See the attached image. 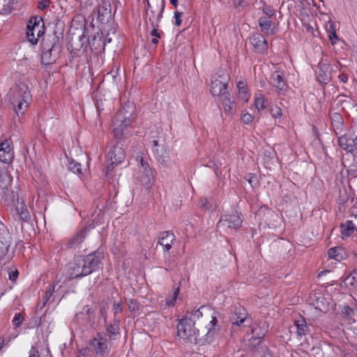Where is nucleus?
Wrapping results in <instances>:
<instances>
[{
	"label": "nucleus",
	"mask_w": 357,
	"mask_h": 357,
	"mask_svg": "<svg viewBox=\"0 0 357 357\" xmlns=\"http://www.w3.org/2000/svg\"><path fill=\"white\" fill-rule=\"evenodd\" d=\"M135 110L133 103L128 102L116 114L112 121V126L113 132L116 138L121 137L124 130L133 122Z\"/></svg>",
	"instance_id": "nucleus-1"
},
{
	"label": "nucleus",
	"mask_w": 357,
	"mask_h": 357,
	"mask_svg": "<svg viewBox=\"0 0 357 357\" xmlns=\"http://www.w3.org/2000/svg\"><path fill=\"white\" fill-rule=\"evenodd\" d=\"M8 96L17 116H20V114H23L31 100L30 91L27 86H20L17 89H13Z\"/></svg>",
	"instance_id": "nucleus-2"
},
{
	"label": "nucleus",
	"mask_w": 357,
	"mask_h": 357,
	"mask_svg": "<svg viewBox=\"0 0 357 357\" xmlns=\"http://www.w3.org/2000/svg\"><path fill=\"white\" fill-rule=\"evenodd\" d=\"M177 329L178 335L187 342L195 344L202 343L199 331L192 322H189L183 318L180 320Z\"/></svg>",
	"instance_id": "nucleus-3"
},
{
	"label": "nucleus",
	"mask_w": 357,
	"mask_h": 357,
	"mask_svg": "<svg viewBox=\"0 0 357 357\" xmlns=\"http://www.w3.org/2000/svg\"><path fill=\"white\" fill-rule=\"evenodd\" d=\"M26 38L33 45L37 44L45 33V24L41 17L34 16L29 20L26 27Z\"/></svg>",
	"instance_id": "nucleus-4"
},
{
	"label": "nucleus",
	"mask_w": 357,
	"mask_h": 357,
	"mask_svg": "<svg viewBox=\"0 0 357 357\" xmlns=\"http://www.w3.org/2000/svg\"><path fill=\"white\" fill-rule=\"evenodd\" d=\"M242 222L241 214L236 211L231 214L221 215L217 224V227L229 233L231 232L232 230L239 229L242 225Z\"/></svg>",
	"instance_id": "nucleus-5"
},
{
	"label": "nucleus",
	"mask_w": 357,
	"mask_h": 357,
	"mask_svg": "<svg viewBox=\"0 0 357 357\" xmlns=\"http://www.w3.org/2000/svg\"><path fill=\"white\" fill-rule=\"evenodd\" d=\"M58 39L53 37L51 40L43 45L41 61L45 65L54 62L61 51V46L57 43Z\"/></svg>",
	"instance_id": "nucleus-6"
},
{
	"label": "nucleus",
	"mask_w": 357,
	"mask_h": 357,
	"mask_svg": "<svg viewBox=\"0 0 357 357\" xmlns=\"http://www.w3.org/2000/svg\"><path fill=\"white\" fill-rule=\"evenodd\" d=\"M89 344L96 357H109V342L105 334L98 333L89 340Z\"/></svg>",
	"instance_id": "nucleus-7"
},
{
	"label": "nucleus",
	"mask_w": 357,
	"mask_h": 357,
	"mask_svg": "<svg viewBox=\"0 0 357 357\" xmlns=\"http://www.w3.org/2000/svg\"><path fill=\"white\" fill-rule=\"evenodd\" d=\"M102 253L96 251L85 257H81L86 276L98 271L101 265Z\"/></svg>",
	"instance_id": "nucleus-8"
},
{
	"label": "nucleus",
	"mask_w": 357,
	"mask_h": 357,
	"mask_svg": "<svg viewBox=\"0 0 357 357\" xmlns=\"http://www.w3.org/2000/svg\"><path fill=\"white\" fill-rule=\"evenodd\" d=\"M229 82V76L225 73L218 75V77H213L211 84V92L213 96H219L220 98L225 96L228 93L227 84Z\"/></svg>",
	"instance_id": "nucleus-9"
},
{
	"label": "nucleus",
	"mask_w": 357,
	"mask_h": 357,
	"mask_svg": "<svg viewBox=\"0 0 357 357\" xmlns=\"http://www.w3.org/2000/svg\"><path fill=\"white\" fill-rule=\"evenodd\" d=\"M137 160L140 164L139 171L141 174L138 177L139 181L145 189L149 190L151 188L153 181L152 170L148 162L142 156H137Z\"/></svg>",
	"instance_id": "nucleus-10"
},
{
	"label": "nucleus",
	"mask_w": 357,
	"mask_h": 357,
	"mask_svg": "<svg viewBox=\"0 0 357 357\" xmlns=\"http://www.w3.org/2000/svg\"><path fill=\"white\" fill-rule=\"evenodd\" d=\"M66 276L69 280L86 276L81 257H78L68 263L66 267Z\"/></svg>",
	"instance_id": "nucleus-11"
},
{
	"label": "nucleus",
	"mask_w": 357,
	"mask_h": 357,
	"mask_svg": "<svg viewBox=\"0 0 357 357\" xmlns=\"http://www.w3.org/2000/svg\"><path fill=\"white\" fill-rule=\"evenodd\" d=\"M153 153L157 160L165 166H168L171 164V156L169 149L163 144H158L157 140L153 141Z\"/></svg>",
	"instance_id": "nucleus-12"
},
{
	"label": "nucleus",
	"mask_w": 357,
	"mask_h": 357,
	"mask_svg": "<svg viewBox=\"0 0 357 357\" xmlns=\"http://www.w3.org/2000/svg\"><path fill=\"white\" fill-rule=\"evenodd\" d=\"M176 239V236L173 232L164 231L160 232L158 236V244L162 247L164 253H168Z\"/></svg>",
	"instance_id": "nucleus-13"
},
{
	"label": "nucleus",
	"mask_w": 357,
	"mask_h": 357,
	"mask_svg": "<svg viewBox=\"0 0 357 357\" xmlns=\"http://www.w3.org/2000/svg\"><path fill=\"white\" fill-rule=\"evenodd\" d=\"M315 73L318 81L321 83L326 84L331 79L330 66L326 61L319 62Z\"/></svg>",
	"instance_id": "nucleus-14"
},
{
	"label": "nucleus",
	"mask_w": 357,
	"mask_h": 357,
	"mask_svg": "<svg viewBox=\"0 0 357 357\" xmlns=\"http://www.w3.org/2000/svg\"><path fill=\"white\" fill-rule=\"evenodd\" d=\"M112 18L111 4L107 0H102L98 8V19L102 23H107Z\"/></svg>",
	"instance_id": "nucleus-15"
},
{
	"label": "nucleus",
	"mask_w": 357,
	"mask_h": 357,
	"mask_svg": "<svg viewBox=\"0 0 357 357\" xmlns=\"http://www.w3.org/2000/svg\"><path fill=\"white\" fill-rule=\"evenodd\" d=\"M11 144L12 142L9 139H5L0 143V161L3 163H9L13 158Z\"/></svg>",
	"instance_id": "nucleus-16"
},
{
	"label": "nucleus",
	"mask_w": 357,
	"mask_h": 357,
	"mask_svg": "<svg viewBox=\"0 0 357 357\" xmlns=\"http://www.w3.org/2000/svg\"><path fill=\"white\" fill-rule=\"evenodd\" d=\"M250 43L256 52L264 53L268 49V44L264 36L259 33H254L249 38Z\"/></svg>",
	"instance_id": "nucleus-17"
},
{
	"label": "nucleus",
	"mask_w": 357,
	"mask_h": 357,
	"mask_svg": "<svg viewBox=\"0 0 357 357\" xmlns=\"http://www.w3.org/2000/svg\"><path fill=\"white\" fill-rule=\"evenodd\" d=\"M11 237L6 227L0 222V255L6 254L10 247Z\"/></svg>",
	"instance_id": "nucleus-18"
},
{
	"label": "nucleus",
	"mask_w": 357,
	"mask_h": 357,
	"mask_svg": "<svg viewBox=\"0 0 357 357\" xmlns=\"http://www.w3.org/2000/svg\"><path fill=\"white\" fill-rule=\"evenodd\" d=\"M248 312L241 307H236L234 312L229 317V322L232 326H241L247 321Z\"/></svg>",
	"instance_id": "nucleus-19"
},
{
	"label": "nucleus",
	"mask_w": 357,
	"mask_h": 357,
	"mask_svg": "<svg viewBox=\"0 0 357 357\" xmlns=\"http://www.w3.org/2000/svg\"><path fill=\"white\" fill-rule=\"evenodd\" d=\"M126 158L124 150L118 145H115L108 153V158L112 165L121 163Z\"/></svg>",
	"instance_id": "nucleus-20"
},
{
	"label": "nucleus",
	"mask_w": 357,
	"mask_h": 357,
	"mask_svg": "<svg viewBox=\"0 0 357 357\" xmlns=\"http://www.w3.org/2000/svg\"><path fill=\"white\" fill-rule=\"evenodd\" d=\"M268 329V324L266 321L261 322L259 324H254L251 326V339H261L265 336Z\"/></svg>",
	"instance_id": "nucleus-21"
},
{
	"label": "nucleus",
	"mask_w": 357,
	"mask_h": 357,
	"mask_svg": "<svg viewBox=\"0 0 357 357\" xmlns=\"http://www.w3.org/2000/svg\"><path fill=\"white\" fill-rule=\"evenodd\" d=\"M340 146L347 152L352 153L356 151L354 142V136L351 134H345L338 138Z\"/></svg>",
	"instance_id": "nucleus-22"
},
{
	"label": "nucleus",
	"mask_w": 357,
	"mask_h": 357,
	"mask_svg": "<svg viewBox=\"0 0 357 357\" xmlns=\"http://www.w3.org/2000/svg\"><path fill=\"white\" fill-rule=\"evenodd\" d=\"M88 232V229H83L77 234H75L66 243V247L70 249L77 248L84 240Z\"/></svg>",
	"instance_id": "nucleus-23"
},
{
	"label": "nucleus",
	"mask_w": 357,
	"mask_h": 357,
	"mask_svg": "<svg viewBox=\"0 0 357 357\" xmlns=\"http://www.w3.org/2000/svg\"><path fill=\"white\" fill-rule=\"evenodd\" d=\"M271 83L279 93L284 92L287 88L282 75L280 74L278 72H274L272 73L271 77Z\"/></svg>",
	"instance_id": "nucleus-24"
},
{
	"label": "nucleus",
	"mask_w": 357,
	"mask_h": 357,
	"mask_svg": "<svg viewBox=\"0 0 357 357\" xmlns=\"http://www.w3.org/2000/svg\"><path fill=\"white\" fill-rule=\"evenodd\" d=\"M205 310L210 311L208 307L202 305L197 310L188 312L183 319L189 322H192V324L195 325L196 321L203 316L204 311Z\"/></svg>",
	"instance_id": "nucleus-25"
},
{
	"label": "nucleus",
	"mask_w": 357,
	"mask_h": 357,
	"mask_svg": "<svg viewBox=\"0 0 357 357\" xmlns=\"http://www.w3.org/2000/svg\"><path fill=\"white\" fill-rule=\"evenodd\" d=\"M258 24L261 28V31L267 35H273L275 33V29L273 26V23L266 17H261L258 20Z\"/></svg>",
	"instance_id": "nucleus-26"
},
{
	"label": "nucleus",
	"mask_w": 357,
	"mask_h": 357,
	"mask_svg": "<svg viewBox=\"0 0 357 357\" xmlns=\"http://www.w3.org/2000/svg\"><path fill=\"white\" fill-rule=\"evenodd\" d=\"M328 257L337 261H340L347 258V255L344 249L342 247H334L328 250Z\"/></svg>",
	"instance_id": "nucleus-27"
},
{
	"label": "nucleus",
	"mask_w": 357,
	"mask_h": 357,
	"mask_svg": "<svg viewBox=\"0 0 357 357\" xmlns=\"http://www.w3.org/2000/svg\"><path fill=\"white\" fill-rule=\"evenodd\" d=\"M294 324L296 327V334L298 337H302L309 333V327L303 318L296 320Z\"/></svg>",
	"instance_id": "nucleus-28"
},
{
	"label": "nucleus",
	"mask_w": 357,
	"mask_h": 357,
	"mask_svg": "<svg viewBox=\"0 0 357 357\" xmlns=\"http://www.w3.org/2000/svg\"><path fill=\"white\" fill-rule=\"evenodd\" d=\"M340 228L342 235L348 237L353 234L355 226L351 220H347L344 224L341 225Z\"/></svg>",
	"instance_id": "nucleus-29"
},
{
	"label": "nucleus",
	"mask_w": 357,
	"mask_h": 357,
	"mask_svg": "<svg viewBox=\"0 0 357 357\" xmlns=\"http://www.w3.org/2000/svg\"><path fill=\"white\" fill-rule=\"evenodd\" d=\"M220 100L224 106L225 112L228 114L232 113L235 109L236 105L235 102L229 98V93L221 98Z\"/></svg>",
	"instance_id": "nucleus-30"
},
{
	"label": "nucleus",
	"mask_w": 357,
	"mask_h": 357,
	"mask_svg": "<svg viewBox=\"0 0 357 357\" xmlns=\"http://www.w3.org/2000/svg\"><path fill=\"white\" fill-rule=\"evenodd\" d=\"M107 332L110 339H115V337L119 335V321L116 319L107 326Z\"/></svg>",
	"instance_id": "nucleus-31"
},
{
	"label": "nucleus",
	"mask_w": 357,
	"mask_h": 357,
	"mask_svg": "<svg viewBox=\"0 0 357 357\" xmlns=\"http://www.w3.org/2000/svg\"><path fill=\"white\" fill-rule=\"evenodd\" d=\"M16 211L21 220L26 222L30 219L29 213L23 202L17 206Z\"/></svg>",
	"instance_id": "nucleus-32"
},
{
	"label": "nucleus",
	"mask_w": 357,
	"mask_h": 357,
	"mask_svg": "<svg viewBox=\"0 0 357 357\" xmlns=\"http://www.w3.org/2000/svg\"><path fill=\"white\" fill-rule=\"evenodd\" d=\"M268 104V101L261 93L256 95L255 98V107L258 111L265 109Z\"/></svg>",
	"instance_id": "nucleus-33"
},
{
	"label": "nucleus",
	"mask_w": 357,
	"mask_h": 357,
	"mask_svg": "<svg viewBox=\"0 0 357 357\" xmlns=\"http://www.w3.org/2000/svg\"><path fill=\"white\" fill-rule=\"evenodd\" d=\"M326 30L328 32V36L333 44L335 43V40L337 39V36L335 32V26L333 22H329L328 24L326 27Z\"/></svg>",
	"instance_id": "nucleus-34"
},
{
	"label": "nucleus",
	"mask_w": 357,
	"mask_h": 357,
	"mask_svg": "<svg viewBox=\"0 0 357 357\" xmlns=\"http://www.w3.org/2000/svg\"><path fill=\"white\" fill-rule=\"evenodd\" d=\"M331 119L333 127L337 129L340 128L343 123V119L342 116L338 113H333L331 115Z\"/></svg>",
	"instance_id": "nucleus-35"
},
{
	"label": "nucleus",
	"mask_w": 357,
	"mask_h": 357,
	"mask_svg": "<svg viewBox=\"0 0 357 357\" xmlns=\"http://www.w3.org/2000/svg\"><path fill=\"white\" fill-rule=\"evenodd\" d=\"M6 271L8 275V279L15 283L17 280L19 275L17 268L15 266H10L6 268Z\"/></svg>",
	"instance_id": "nucleus-36"
},
{
	"label": "nucleus",
	"mask_w": 357,
	"mask_h": 357,
	"mask_svg": "<svg viewBox=\"0 0 357 357\" xmlns=\"http://www.w3.org/2000/svg\"><path fill=\"white\" fill-rule=\"evenodd\" d=\"M68 169L73 173H75L77 174H82L81 164L76 162L73 160H71L69 162Z\"/></svg>",
	"instance_id": "nucleus-37"
},
{
	"label": "nucleus",
	"mask_w": 357,
	"mask_h": 357,
	"mask_svg": "<svg viewBox=\"0 0 357 357\" xmlns=\"http://www.w3.org/2000/svg\"><path fill=\"white\" fill-rule=\"evenodd\" d=\"M179 288H176L174 293H173V295L169 298H167L165 299V302H166V305L167 306H174L176 301V298H177V296L179 294Z\"/></svg>",
	"instance_id": "nucleus-38"
},
{
	"label": "nucleus",
	"mask_w": 357,
	"mask_h": 357,
	"mask_svg": "<svg viewBox=\"0 0 357 357\" xmlns=\"http://www.w3.org/2000/svg\"><path fill=\"white\" fill-rule=\"evenodd\" d=\"M218 323V320L215 317L212 316V319L210 321L208 326V332L206 333V339L211 337L213 334V331L215 329V326Z\"/></svg>",
	"instance_id": "nucleus-39"
},
{
	"label": "nucleus",
	"mask_w": 357,
	"mask_h": 357,
	"mask_svg": "<svg viewBox=\"0 0 357 357\" xmlns=\"http://www.w3.org/2000/svg\"><path fill=\"white\" fill-rule=\"evenodd\" d=\"M238 98L244 101L248 102L250 98V94L248 91V88L238 89Z\"/></svg>",
	"instance_id": "nucleus-40"
},
{
	"label": "nucleus",
	"mask_w": 357,
	"mask_h": 357,
	"mask_svg": "<svg viewBox=\"0 0 357 357\" xmlns=\"http://www.w3.org/2000/svg\"><path fill=\"white\" fill-rule=\"evenodd\" d=\"M24 321V317L21 313H16L12 320L13 324L15 327H19Z\"/></svg>",
	"instance_id": "nucleus-41"
},
{
	"label": "nucleus",
	"mask_w": 357,
	"mask_h": 357,
	"mask_svg": "<svg viewBox=\"0 0 357 357\" xmlns=\"http://www.w3.org/2000/svg\"><path fill=\"white\" fill-rule=\"evenodd\" d=\"M128 306L131 312H135L139 310V305L138 302L135 299H130L128 301Z\"/></svg>",
	"instance_id": "nucleus-42"
},
{
	"label": "nucleus",
	"mask_w": 357,
	"mask_h": 357,
	"mask_svg": "<svg viewBox=\"0 0 357 357\" xmlns=\"http://www.w3.org/2000/svg\"><path fill=\"white\" fill-rule=\"evenodd\" d=\"M164 258H165V271H172V260L171 259L170 255H168L167 253H164Z\"/></svg>",
	"instance_id": "nucleus-43"
},
{
	"label": "nucleus",
	"mask_w": 357,
	"mask_h": 357,
	"mask_svg": "<svg viewBox=\"0 0 357 357\" xmlns=\"http://www.w3.org/2000/svg\"><path fill=\"white\" fill-rule=\"evenodd\" d=\"M77 357H91V350L84 347L78 350Z\"/></svg>",
	"instance_id": "nucleus-44"
},
{
	"label": "nucleus",
	"mask_w": 357,
	"mask_h": 357,
	"mask_svg": "<svg viewBox=\"0 0 357 357\" xmlns=\"http://www.w3.org/2000/svg\"><path fill=\"white\" fill-rule=\"evenodd\" d=\"M153 29L151 32V35L153 36V38L151 40L152 43L157 45L158 43V38H160V33L158 31V29L155 28L156 26H153Z\"/></svg>",
	"instance_id": "nucleus-45"
},
{
	"label": "nucleus",
	"mask_w": 357,
	"mask_h": 357,
	"mask_svg": "<svg viewBox=\"0 0 357 357\" xmlns=\"http://www.w3.org/2000/svg\"><path fill=\"white\" fill-rule=\"evenodd\" d=\"M164 9H165V0H162L161 9L160 10L159 14L158 15V17H157V23L155 24L154 22H152L151 19H149V20L151 22L152 26H158V23L160 22L161 18L162 17V13L164 11Z\"/></svg>",
	"instance_id": "nucleus-46"
},
{
	"label": "nucleus",
	"mask_w": 357,
	"mask_h": 357,
	"mask_svg": "<svg viewBox=\"0 0 357 357\" xmlns=\"http://www.w3.org/2000/svg\"><path fill=\"white\" fill-rule=\"evenodd\" d=\"M3 1L5 3L4 6H6V8L3 9V11L5 13L10 12L15 3V0H3Z\"/></svg>",
	"instance_id": "nucleus-47"
},
{
	"label": "nucleus",
	"mask_w": 357,
	"mask_h": 357,
	"mask_svg": "<svg viewBox=\"0 0 357 357\" xmlns=\"http://www.w3.org/2000/svg\"><path fill=\"white\" fill-rule=\"evenodd\" d=\"M182 15H183V13L179 12L178 10L175 11L174 13V17L175 19L174 24L176 26H179L181 24L182 21H181V17Z\"/></svg>",
	"instance_id": "nucleus-48"
},
{
	"label": "nucleus",
	"mask_w": 357,
	"mask_h": 357,
	"mask_svg": "<svg viewBox=\"0 0 357 357\" xmlns=\"http://www.w3.org/2000/svg\"><path fill=\"white\" fill-rule=\"evenodd\" d=\"M241 120L245 124H249L253 121V117L250 114L245 113L242 115Z\"/></svg>",
	"instance_id": "nucleus-49"
},
{
	"label": "nucleus",
	"mask_w": 357,
	"mask_h": 357,
	"mask_svg": "<svg viewBox=\"0 0 357 357\" xmlns=\"http://www.w3.org/2000/svg\"><path fill=\"white\" fill-rule=\"evenodd\" d=\"M271 114L275 118L280 117L282 115L281 109L278 107H273L271 109Z\"/></svg>",
	"instance_id": "nucleus-50"
},
{
	"label": "nucleus",
	"mask_w": 357,
	"mask_h": 357,
	"mask_svg": "<svg viewBox=\"0 0 357 357\" xmlns=\"http://www.w3.org/2000/svg\"><path fill=\"white\" fill-rule=\"evenodd\" d=\"M50 6V1L49 0H42L38 1V8L44 10Z\"/></svg>",
	"instance_id": "nucleus-51"
},
{
	"label": "nucleus",
	"mask_w": 357,
	"mask_h": 357,
	"mask_svg": "<svg viewBox=\"0 0 357 357\" xmlns=\"http://www.w3.org/2000/svg\"><path fill=\"white\" fill-rule=\"evenodd\" d=\"M353 313H354L353 309L348 305L344 306V307L342 310V314L346 317H349L351 314H353Z\"/></svg>",
	"instance_id": "nucleus-52"
},
{
	"label": "nucleus",
	"mask_w": 357,
	"mask_h": 357,
	"mask_svg": "<svg viewBox=\"0 0 357 357\" xmlns=\"http://www.w3.org/2000/svg\"><path fill=\"white\" fill-rule=\"evenodd\" d=\"M234 3L236 8H243L248 5L246 0H234Z\"/></svg>",
	"instance_id": "nucleus-53"
},
{
	"label": "nucleus",
	"mask_w": 357,
	"mask_h": 357,
	"mask_svg": "<svg viewBox=\"0 0 357 357\" xmlns=\"http://www.w3.org/2000/svg\"><path fill=\"white\" fill-rule=\"evenodd\" d=\"M263 13L268 17H271L273 16L275 11L272 8L269 6H265L263 8Z\"/></svg>",
	"instance_id": "nucleus-54"
},
{
	"label": "nucleus",
	"mask_w": 357,
	"mask_h": 357,
	"mask_svg": "<svg viewBox=\"0 0 357 357\" xmlns=\"http://www.w3.org/2000/svg\"><path fill=\"white\" fill-rule=\"evenodd\" d=\"M208 201L206 198H204V197H202L199 200V202H198V205L201 207V208H208Z\"/></svg>",
	"instance_id": "nucleus-55"
},
{
	"label": "nucleus",
	"mask_w": 357,
	"mask_h": 357,
	"mask_svg": "<svg viewBox=\"0 0 357 357\" xmlns=\"http://www.w3.org/2000/svg\"><path fill=\"white\" fill-rule=\"evenodd\" d=\"M122 311V307L120 303H114L113 305V312L114 314L120 313Z\"/></svg>",
	"instance_id": "nucleus-56"
},
{
	"label": "nucleus",
	"mask_w": 357,
	"mask_h": 357,
	"mask_svg": "<svg viewBox=\"0 0 357 357\" xmlns=\"http://www.w3.org/2000/svg\"><path fill=\"white\" fill-rule=\"evenodd\" d=\"M29 357H40L38 350L33 347H31L30 351Z\"/></svg>",
	"instance_id": "nucleus-57"
},
{
	"label": "nucleus",
	"mask_w": 357,
	"mask_h": 357,
	"mask_svg": "<svg viewBox=\"0 0 357 357\" xmlns=\"http://www.w3.org/2000/svg\"><path fill=\"white\" fill-rule=\"evenodd\" d=\"M338 79L340 82L342 83H346L348 80V76L344 73H342V74L338 75Z\"/></svg>",
	"instance_id": "nucleus-58"
},
{
	"label": "nucleus",
	"mask_w": 357,
	"mask_h": 357,
	"mask_svg": "<svg viewBox=\"0 0 357 357\" xmlns=\"http://www.w3.org/2000/svg\"><path fill=\"white\" fill-rule=\"evenodd\" d=\"M54 287L52 286V287H50V289L46 291V292H45L46 301H47L51 297L52 292L54 291Z\"/></svg>",
	"instance_id": "nucleus-59"
},
{
	"label": "nucleus",
	"mask_w": 357,
	"mask_h": 357,
	"mask_svg": "<svg viewBox=\"0 0 357 357\" xmlns=\"http://www.w3.org/2000/svg\"><path fill=\"white\" fill-rule=\"evenodd\" d=\"M351 215L357 218V200L356 201L354 206L351 208Z\"/></svg>",
	"instance_id": "nucleus-60"
},
{
	"label": "nucleus",
	"mask_w": 357,
	"mask_h": 357,
	"mask_svg": "<svg viewBox=\"0 0 357 357\" xmlns=\"http://www.w3.org/2000/svg\"><path fill=\"white\" fill-rule=\"evenodd\" d=\"M237 87H238V89H245L247 87V84L244 81H242V80L238 81L237 82Z\"/></svg>",
	"instance_id": "nucleus-61"
},
{
	"label": "nucleus",
	"mask_w": 357,
	"mask_h": 357,
	"mask_svg": "<svg viewBox=\"0 0 357 357\" xmlns=\"http://www.w3.org/2000/svg\"><path fill=\"white\" fill-rule=\"evenodd\" d=\"M249 176V178H248L247 180L249 182V183L253 187L254 184L256 183V176L251 175H250Z\"/></svg>",
	"instance_id": "nucleus-62"
},
{
	"label": "nucleus",
	"mask_w": 357,
	"mask_h": 357,
	"mask_svg": "<svg viewBox=\"0 0 357 357\" xmlns=\"http://www.w3.org/2000/svg\"><path fill=\"white\" fill-rule=\"evenodd\" d=\"M4 178H6V179H5V181L6 182V183L5 184V185L2 186V188H7L8 184V183H10V178H9V176H8L6 174H4Z\"/></svg>",
	"instance_id": "nucleus-63"
},
{
	"label": "nucleus",
	"mask_w": 357,
	"mask_h": 357,
	"mask_svg": "<svg viewBox=\"0 0 357 357\" xmlns=\"http://www.w3.org/2000/svg\"><path fill=\"white\" fill-rule=\"evenodd\" d=\"M82 312H86V314H89L91 313V308L88 305H86L84 307Z\"/></svg>",
	"instance_id": "nucleus-64"
}]
</instances>
